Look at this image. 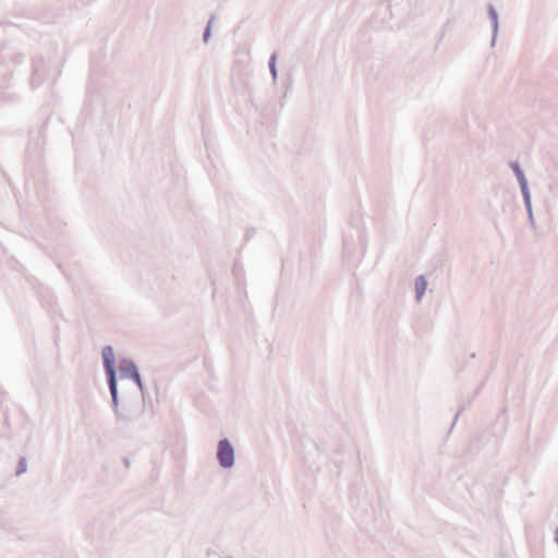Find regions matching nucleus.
Masks as SVG:
<instances>
[{"label": "nucleus", "instance_id": "f257e3e1", "mask_svg": "<svg viewBox=\"0 0 558 558\" xmlns=\"http://www.w3.org/2000/svg\"><path fill=\"white\" fill-rule=\"evenodd\" d=\"M104 365L109 377V386L113 397L117 395L116 375H114V353L112 348L107 347L102 350Z\"/></svg>", "mask_w": 558, "mask_h": 558}, {"label": "nucleus", "instance_id": "f03ea898", "mask_svg": "<svg viewBox=\"0 0 558 558\" xmlns=\"http://www.w3.org/2000/svg\"><path fill=\"white\" fill-rule=\"evenodd\" d=\"M218 459L222 466L229 468L233 464V448L228 440H221L218 447Z\"/></svg>", "mask_w": 558, "mask_h": 558}, {"label": "nucleus", "instance_id": "7ed1b4c3", "mask_svg": "<svg viewBox=\"0 0 558 558\" xmlns=\"http://www.w3.org/2000/svg\"><path fill=\"white\" fill-rule=\"evenodd\" d=\"M426 281L423 277H420L416 282H415V290H416V293H417V299H421L422 295L424 294L425 290H426Z\"/></svg>", "mask_w": 558, "mask_h": 558}, {"label": "nucleus", "instance_id": "20e7f679", "mask_svg": "<svg viewBox=\"0 0 558 558\" xmlns=\"http://www.w3.org/2000/svg\"><path fill=\"white\" fill-rule=\"evenodd\" d=\"M131 375L132 377L136 380V381H140V375L137 374L135 367L132 365L131 366Z\"/></svg>", "mask_w": 558, "mask_h": 558}]
</instances>
